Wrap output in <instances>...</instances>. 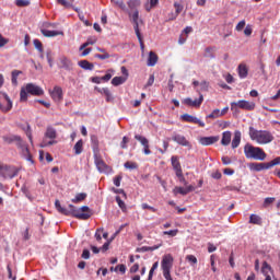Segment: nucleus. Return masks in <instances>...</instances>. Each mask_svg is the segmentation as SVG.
<instances>
[{
    "instance_id": "nucleus-1",
    "label": "nucleus",
    "mask_w": 280,
    "mask_h": 280,
    "mask_svg": "<svg viewBox=\"0 0 280 280\" xmlns=\"http://www.w3.org/2000/svg\"><path fill=\"white\" fill-rule=\"evenodd\" d=\"M249 137L258 145H268L275 141V136L271 131L258 130L254 127H249Z\"/></svg>"
},
{
    "instance_id": "nucleus-2",
    "label": "nucleus",
    "mask_w": 280,
    "mask_h": 280,
    "mask_svg": "<svg viewBox=\"0 0 280 280\" xmlns=\"http://www.w3.org/2000/svg\"><path fill=\"white\" fill-rule=\"evenodd\" d=\"M55 208L59 213L67 217H73L78 220H83V221H86L90 219V213L80 212V210H78L77 207H74L73 205H69V209L61 207L60 201L58 199L55 201Z\"/></svg>"
},
{
    "instance_id": "nucleus-3",
    "label": "nucleus",
    "mask_w": 280,
    "mask_h": 280,
    "mask_svg": "<svg viewBox=\"0 0 280 280\" xmlns=\"http://www.w3.org/2000/svg\"><path fill=\"white\" fill-rule=\"evenodd\" d=\"M245 158L247 160L264 162L267 159V153L260 147H255L250 143H246L244 147Z\"/></svg>"
},
{
    "instance_id": "nucleus-4",
    "label": "nucleus",
    "mask_w": 280,
    "mask_h": 280,
    "mask_svg": "<svg viewBox=\"0 0 280 280\" xmlns=\"http://www.w3.org/2000/svg\"><path fill=\"white\" fill-rule=\"evenodd\" d=\"M27 93L30 95L40 96L44 95V90L40 86L35 85L34 83H27L25 88H22L20 91L21 102H27Z\"/></svg>"
},
{
    "instance_id": "nucleus-5",
    "label": "nucleus",
    "mask_w": 280,
    "mask_h": 280,
    "mask_svg": "<svg viewBox=\"0 0 280 280\" xmlns=\"http://www.w3.org/2000/svg\"><path fill=\"white\" fill-rule=\"evenodd\" d=\"M56 139H57L56 129L52 128V127H47V130L45 132V137H44V139L40 143V148L45 149V148L57 144Z\"/></svg>"
},
{
    "instance_id": "nucleus-6",
    "label": "nucleus",
    "mask_w": 280,
    "mask_h": 280,
    "mask_svg": "<svg viewBox=\"0 0 280 280\" xmlns=\"http://www.w3.org/2000/svg\"><path fill=\"white\" fill-rule=\"evenodd\" d=\"M237 108L246 112H254L256 108V103L246 100H241L238 102L231 103L232 110H236Z\"/></svg>"
},
{
    "instance_id": "nucleus-7",
    "label": "nucleus",
    "mask_w": 280,
    "mask_h": 280,
    "mask_svg": "<svg viewBox=\"0 0 280 280\" xmlns=\"http://www.w3.org/2000/svg\"><path fill=\"white\" fill-rule=\"evenodd\" d=\"M94 164L100 173L108 174L112 172V167L108 166L102 159L101 155L94 154Z\"/></svg>"
},
{
    "instance_id": "nucleus-8",
    "label": "nucleus",
    "mask_w": 280,
    "mask_h": 280,
    "mask_svg": "<svg viewBox=\"0 0 280 280\" xmlns=\"http://www.w3.org/2000/svg\"><path fill=\"white\" fill-rule=\"evenodd\" d=\"M44 26L46 28H40V33L46 38H54L55 36H62V34H63V32H61V31H49V30H47L49 27H56L55 23H45Z\"/></svg>"
},
{
    "instance_id": "nucleus-9",
    "label": "nucleus",
    "mask_w": 280,
    "mask_h": 280,
    "mask_svg": "<svg viewBox=\"0 0 280 280\" xmlns=\"http://www.w3.org/2000/svg\"><path fill=\"white\" fill-rule=\"evenodd\" d=\"M0 175L5 179H12L18 175V171L11 166L0 165Z\"/></svg>"
},
{
    "instance_id": "nucleus-10",
    "label": "nucleus",
    "mask_w": 280,
    "mask_h": 280,
    "mask_svg": "<svg viewBox=\"0 0 280 280\" xmlns=\"http://www.w3.org/2000/svg\"><path fill=\"white\" fill-rule=\"evenodd\" d=\"M180 119L187 124L198 125L200 128L206 127V124L201 119L197 118L196 116L189 115V114L182 115Z\"/></svg>"
},
{
    "instance_id": "nucleus-11",
    "label": "nucleus",
    "mask_w": 280,
    "mask_h": 280,
    "mask_svg": "<svg viewBox=\"0 0 280 280\" xmlns=\"http://www.w3.org/2000/svg\"><path fill=\"white\" fill-rule=\"evenodd\" d=\"M131 16H132L133 28H135L136 35H137V37L139 39L141 48L143 49L144 45H143V42H142V36H141V33H140V30H139V22H138L139 11L135 10V12H133V14Z\"/></svg>"
},
{
    "instance_id": "nucleus-12",
    "label": "nucleus",
    "mask_w": 280,
    "mask_h": 280,
    "mask_svg": "<svg viewBox=\"0 0 280 280\" xmlns=\"http://www.w3.org/2000/svg\"><path fill=\"white\" fill-rule=\"evenodd\" d=\"M174 264V257L171 254H166L162 258L161 268L163 271H171Z\"/></svg>"
},
{
    "instance_id": "nucleus-13",
    "label": "nucleus",
    "mask_w": 280,
    "mask_h": 280,
    "mask_svg": "<svg viewBox=\"0 0 280 280\" xmlns=\"http://www.w3.org/2000/svg\"><path fill=\"white\" fill-rule=\"evenodd\" d=\"M172 140L176 142L178 145L188 148V150L192 149V144L183 135L174 133Z\"/></svg>"
},
{
    "instance_id": "nucleus-14",
    "label": "nucleus",
    "mask_w": 280,
    "mask_h": 280,
    "mask_svg": "<svg viewBox=\"0 0 280 280\" xmlns=\"http://www.w3.org/2000/svg\"><path fill=\"white\" fill-rule=\"evenodd\" d=\"M58 67L65 71H73V62L66 56L59 58Z\"/></svg>"
},
{
    "instance_id": "nucleus-15",
    "label": "nucleus",
    "mask_w": 280,
    "mask_h": 280,
    "mask_svg": "<svg viewBox=\"0 0 280 280\" xmlns=\"http://www.w3.org/2000/svg\"><path fill=\"white\" fill-rule=\"evenodd\" d=\"M202 102H203V95L200 94L199 98H196L195 101H192L190 97L185 98L184 105L192 108H200Z\"/></svg>"
},
{
    "instance_id": "nucleus-16",
    "label": "nucleus",
    "mask_w": 280,
    "mask_h": 280,
    "mask_svg": "<svg viewBox=\"0 0 280 280\" xmlns=\"http://www.w3.org/2000/svg\"><path fill=\"white\" fill-rule=\"evenodd\" d=\"M219 140H220L219 136L201 137L199 140V143L202 147H210V145L218 143Z\"/></svg>"
},
{
    "instance_id": "nucleus-17",
    "label": "nucleus",
    "mask_w": 280,
    "mask_h": 280,
    "mask_svg": "<svg viewBox=\"0 0 280 280\" xmlns=\"http://www.w3.org/2000/svg\"><path fill=\"white\" fill-rule=\"evenodd\" d=\"M49 93L54 102H62L63 92L60 86L56 85L52 90L49 91Z\"/></svg>"
},
{
    "instance_id": "nucleus-18",
    "label": "nucleus",
    "mask_w": 280,
    "mask_h": 280,
    "mask_svg": "<svg viewBox=\"0 0 280 280\" xmlns=\"http://www.w3.org/2000/svg\"><path fill=\"white\" fill-rule=\"evenodd\" d=\"M195 191V186L189 185L186 188L176 186L173 189V194L176 197L177 195L187 196L188 194Z\"/></svg>"
},
{
    "instance_id": "nucleus-19",
    "label": "nucleus",
    "mask_w": 280,
    "mask_h": 280,
    "mask_svg": "<svg viewBox=\"0 0 280 280\" xmlns=\"http://www.w3.org/2000/svg\"><path fill=\"white\" fill-rule=\"evenodd\" d=\"M16 147L19 149H21L22 155L25 158V160L31 162L32 156H31V153H30V150H28L26 143L22 140L20 143H16Z\"/></svg>"
},
{
    "instance_id": "nucleus-20",
    "label": "nucleus",
    "mask_w": 280,
    "mask_h": 280,
    "mask_svg": "<svg viewBox=\"0 0 280 280\" xmlns=\"http://www.w3.org/2000/svg\"><path fill=\"white\" fill-rule=\"evenodd\" d=\"M2 140L7 144H12L13 142H16V144H20L22 141V138L20 136L12 135V136H3Z\"/></svg>"
},
{
    "instance_id": "nucleus-21",
    "label": "nucleus",
    "mask_w": 280,
    "mask_h": 280,
    "mask_svg": "<svg viewBox=\"0 0 280 280\" xmlns=\"http://www.w3.org/2000/svg\"><path fill=\"white\" fill-rule=\"evenodd\" d=\"M249 167L253 172L268 171L267 163H250Z\"/></svg>"
},
{
    "instance_id": "nucleus-22",
    "label": "nucleus",
    "mask_w": 280,
    "mask_h": 280,
    "mask_svg": "<svg viewBox=\"0 0 280 280\" xmlns=\"http://www.w3.org/2000/svg\"><path fill=\"white\" fill-rule=\"evenodd\" d=\"M231 140H232V132L231 131H224L222 133V141H221V144L223 147H229L230 143H231Z\"/></svg>"
},
{
    "instance_id": "nucleus-23",
    "label": "nucleus",
    "mask_w": 280,
    "mask_h": 280,
    "mask_svg": "<svg viewBox=\"0 0 280 280\" xmlns=\"http://www.w3.org/2000/svg\"><path fill=\"white\" fill-rule=\"evenodd\" d=\"M249 224L261 226L262 225V218L258 214L253 213L249 217Z\"/></svg>"
},
{
    "instance_id": "nucleus-24",
    "label": "nucleus",
    "mask_w": 280,
    "mask_h": 280,
    "mask_svg": "<svg viewBox=\"0 0 280 280\" xmlns=\"http://www.w3.org/2000/svg\"><path fill=\"white\" fill-rule=\"evenodd\" d=\"M241 140H242V133H241V131L237 130V131H235L234 139L232 141V149L233 150H235L240 147Z\"/></svg>"
},
{
    "instance_id": "nucleus-25",
    "label": "nucleus",
    "mask_w": 280,
    "mask_h": 280,
    "mask_svg": "<svg viewBox=\"0 0 280 280\" xmlns=\"http://www.w3.org/2000/svg\"><path fill=\"white\" fill-rule=\"evenodd\" d=\"M158 60H159L158 55L153 51H150L149 58H148V67H155Z\"/></svg>"
},
{
    "instance_id": "nucleus-26",
    "label": "nucleus",
    "mask_w": 280,
    "mask_h": 280,
    "mask_svg": "<svg viewBox=\"0 0 280 280\" xmlns=\"http://www.w3.org/2000/svg\"><path fill=\"white\" fill-rule=\"evenodd\" d=\"M79 67H81V69H84L85 71H93L94 69V65L89 62L88 60L79 61Z\"/></svg>"
},
{
    "instance_id": "nucleus-27",
    "label": "nucleus",
    "mask_w": 280,
    "mask_h": 280,
    "mask_svg": "<svg viewBox=\"0 0 280 280\" xmlns=\"http://www.w3.org/2000/svg\"><path fill=\"white\" fill-rule=\"evenodd\" d=\"M91 142H92V148H93V153L98 154L100 152V142H98V138L96 136H92L91 137Z\"/></svg>"
},
{
    "instance_id": "nucleus-28",
    "label": "nucleus",
    "mask_w": 280,
    "mask_h": 280,
    "mask_svg": "<svg viewBox=\"0 0 280 280\" xmlns=\"http://www.w3.org/2000/svg\"><path fill=\"white\" fill-rule=\"evenodd\" d=\"M238 75H240V78H242V79L247 78V75H248V68H247L246 65L241 63V65L238 66Z\"/></svg>"
},
{
    "instance_id": "nucleus-29",
    "label": "nucleus",
    "mask_w": 280,
    "mask_h": 280,
    "mask_svg": "<svg viewBox=\"0 0 280 280\" xmlns=\"http://www.w3.org/2000/svg\"><path fill=\"white\" fill-rule=\"evenodd\" d=\"M4 100L7 101V107L0 108V110H2L3 113H9L12 109V101L9 98L7 93L2 94Z\"/></svg>"
},
{
    "instance_id": "nucleus-30",
    "label": "nucleus",
    "mask_w": 280,
    "mask_h": 280,
    "mask_svg": "<svg viewBox=\"0 0 280 280\" xmlns=\"http://www.w3.org/2000/svg\"><path fill=\"white\" fill-rule=\"evenodd\" d=\"M115 5H117L118 8H120L122 11H126L129 13V15L131 16V12L128 10V8L126 7L125 2L122 0H110Z\"/></svg>"
},
{
    "instance_id": "nucleus-31",
    "label": "nucleus",
    "mask_w": 280,
    "mask_h": 280,
    "mask_svg": "<svg viewBox=\"0 0 280 280\" xmlns=\"http://www.w3.org/2000/svg\"><path fill=\"white\" fill-rule=\"evenodd\" d=\"M74 154L75 155H81V153L83 152V140L80 139L75 144H74Z\"/></svg>"
},
{
    "instance_id": "nucleus-32",
    "label": "nucleus",
    "mask_w": 280,
    "mask_h": 280,
    "mask_svg": "<svg viewBox=\"0 0 280 280\" xmlns=\"http://www.w3.org/2000/svg\"><path fill=\"white\" fill-rule=\"evenodd\" d=\"M96 91H98V93H101L102 95H105L107 102H110L112 93L108 90V88H103V89L96 88Z\"/></svg>"
},
{
    "instance_id": "nucleus-33",
    "label": "nucleus",
    "mask_w": 280,
    "mask_h": 280,
    "mask_svg": "<svg viewBox=\"0 0 280 280\" xmlns=\"http://www.w3.org/2000/svg\"><path fill=\"white\" fill-rule=\"evenodd\" d=\"M126 81H127V78L115 77V78L112 80V85H113V86H120V84H125Z\"/></svg>"
},
{
    "instance_id": "nucleus-34",
    "label": "nucleus",
    "mask_w": 280,
    "mask_h": 280,
    "mask_svg": "<svg viewBox=\"0 0 280 280\" xmlns=\"http://www.w3.org/2000/svg\"><path fill=\"white\" fill-rule=\"evenodd\" d=\"M128 4V9H130L131 11H136L138 7H140L141 1L140 0H129L127 2Z\"/></svg>"
},
{
    "instance_id": "nucleus-35",
    "label": "nucleus",
    "mask_w": 280,
    "mask_h": 280,
    "mask_svg": "<svg viewBox=\"0 0 280 280\" xmlns=\"http://www.w3.org/2000/svg\"><path fill=\"white\" fill-rule=\"evenodd\" d=\"M171 162L174 171L182 168V165L177 155H173L171 159Z\"/></svg>"
},
{
    "instance_id": "nucleus-36",
    "label": "nucleus",
    "mask_w": 280,
    "mask_h": 280,
    "mask_svg": "<svg viewBox=\"0 0 280 280\" xmlns=\"http://www.w3.org/2000/svg\"><path fill=\"white\" fill-rule=\"evenodd\" d=\"M86 199V194L85 192H80V194H77V196L72 199V202L73 203H79V202H82Z\"/></svg>"
},
{
    "instance_id": "nucleus-37",
    "label": "nucleus",
    "mask_w": 280,
    "mask_h": 280,
    "mask_svg": "<svg viewBox=\"0 0 280 280\" xmlns=\"http://www.w3.org/2000/svg\"><path fill=\"white\" fill-rule=\"evenodd\" d=\"M124 167L126 170H129V171H136L138 170V164L136 162H131V161H127L125 164H124Z\"/></svg>"
},
{
    "instance_id": "nucleus-38",
    "label": "nucleus",
    "mask_w": 280,
    "mask_h": 280,
    "mask_svg": "<svg viewBox=\"0 0 280 280\" xmlns=\"http://www.w3.org/2000/svg\"><path fill=\"white\" fill-rule=\"evenodd\" d=\"M21 73H22V71H20V70H13L12 71L11 82H12L13 86H16V84H18V77L21 75Z\"/></svg>"
},
{
    "instance_id": "nucleus-39",
    "label": "nucleus",
    "mask_w": 280,
    "mask_h": 280,
    "mask_svg": "<svg viewBox=\"0 0 280 280\" xmlns=\"http://www.w3.org/2000/svg\"><path fill=\"white\" fill-rule=\"evenodd\" d=\"M271 271H272V267L267 261H264V265H262V268H261V272L265 276H269V272H271Z\"/></svg>"
},
{
    "instance_id": "nucleus-40",
    "label": "nucleus",
    "mask_w": 280,
    "mask_h": 280,
    "mask_svg": "<svg viewBox=\"0 0 280 280\" xmlns=\"http://www.w3.org/2000/svg\"><path fill=\"white\" fill-rule=\"evenodd\" d=\"M135 139L141 143L142 147L147 145L149 143V140L144 137V136H141V135H136L135 136Z\"/></svg>"
},
{
    "instance_id": "nucleus-41",
    "label": "nucleus",
    "mask_w": 280,
    "mask_h": 280,
    "mask_svg": "<svg viewBox=\"0 0 280 280\" xmlns=\"http://www.w3.org/2000/svg\"><path fill=\"white\" fill-rule=\"evenodd\" d=\"M278 165H280V156H278V158H276L272 161L267 163L268 170H270V168H272L275 166H278Z\"/></svg>"
},
{
    "instance_id": "nucleus-42",
    "label": "nucleus",
    "mask_w": 280,
    "mask_h": 280,
    "mask_svg": "<svg viewBox=\"0 0 280 280\" xmlns=\"http://www.w3.org/2000/svg\"><path fill=\"white\" fill-rule=\"evenodd\" d=\"M116 202L118 203V206H119V208L121 209V211H122L124 213H126V212H127V206H126V203L120 199L119 196H116Z\"/></svg>"
},
{
    "instance_id": "nucleus-43",
    "label": "nucleus",
    "mask_w": 280,
    "mask_h": 280,
    "mask_svg": "<svg viewBox=\"0 0 280 280\" xmlns=\"http://www.w3.org/2000/svg\"><path fill=\"white\" fill-rule=\"evenodd\" d=\"M159 4V0H150L149 3L145 4V10L150 12L153 8Z\"/></svg>"
},
{
    "instance_id": "nucleus-44",
    "label": "nucleus",
    "mask_w": 280,
    "mask_h": 280,
    "mask_svg": "<svg viewBox=\"0 0 280 280\" xmlns=\"http://www.w3.org/2000/svg\"><path fill=\"white\" fill-rule=\"evenodd\" d=\"M221 117V110L214 109L210 115L207 116V119H217Z\"/></svg>"
},
{
    "instance_id": "nucleus-45",
    "label": "nucleus",
    "mask_w": 280,
    "mask_h": 280,
    "mask_svg": "<svg viewBox=\"0 0 280 280\" xmlns=\"http://www.w3.org/2000/svg\"><path fill=\"white\" fill-rule=\"evenodd\" d=\"M186 260L190 262L191 266H196L198 264L197 257L195 255H187Z\"/></svg>"
},
{
    "instance_id": "nucleus-46",
    "label": "nucleus",
    "mask_w": 280,
    "mask_h": 280,
    "mask_svg": "<svg viewBox=\"0 0 280 280\" xmlns=\"http://www.w3.org/2000/svg\"><path fill=\"white\" fill-rule=\"evenodd\" d=\"M141 208H142V210H149V211H151V212H153V213H156V211H158L156 208H154V207L148 205L147 202H143V203L141 205Z\"/></svg>"
},
{
    "instance_id": "nucleus-47",
    "label": "nucleus",
    "mask_w": 280,
    "mask_h": 280,
    "mask_svg": "<svg viewBox=\"0 0 280 280\" xmlns=\"http://www.w3.org/2000/svg\"><path fill=\"white\" fill-rule=\"evenodd\" d=\"M213 51H214L213 47L206 48V54H205L206 58H215Z\"/></svg>"
},
{
    "instance_id": "nucleus-48",
    "label": "nucleus",
    "mask_w": 280,
    "mask_h": 280,
    "mask_svg": "<svg viewBox=\"0 0 280 280\" xmlns=\"http://www.w3.org/2000/svg\"><path fill=\"white\" fill-rule=\"evenodd\" d=\"M33 45L40 54H43V44L39 39H34Z\"/></svg>"
},
{
    "instance_id": "nucleus-49",
    "label": "nucleus",
    "mask_w": 280,
    "mask_h": 280,
    "mask_svg": "<svg viewBox=\"0 0 280 280\" xmlns=\"http://www.w3.org/2000/svg\"><path fill=\"white\" fill-rule=\"evenodd\" d=\"M177 234H178V229L163 232L164 236H171V237H175Z\"/></svg>"
},
{
    "instance_id": "nucleus-50",
    "label": "nucleus",
    "mask_w": 280,
    "mask_h": 280,
    "mask_svg": "<svg viewBox=\"0 0 280 280\" xmlns=\"http://www.w3.org/2000/svg\"><path fill=\"white\" fill-rule=\"evenodd\" d=\"M276 201L275 197H267L264 201V207L268 208L269 206H271L273 202Z\"/></svg>"
},
{
    "instance_id": "nucleus-51",
    "label": "nucleus",
    "mask_w": 280,
    "mask_h": 280,
    "mask_svg": "<svg viewBox=\"0 0 280 280\" xmlns=\"http://www.w3.org/2000/svg\"><path fill=\"white\" fill-rule=\"evenodd\" d=\"M15 4L20 8L22 7H27L31 4V1L30 0H16L15 1Z\"/></svg>"
},
{
    "instance_id": "nucleus-52",
    "label": "nucleus",
    "mask_w": 280,
    "mask_h": 280,
    "mask_svg": "<svg viewBox=\"0 0 280 280\" xmlns=\"http://www.w3.org/2000/svg\"><path fill=\"white\" fill-rule=\"evenodd\" d=\"M103 232H104V229H103V228H100V229L96 230V232H95V238H96L97 242H101V241H102V234H103Z\"/></svg>"
},
{
    "instance_id": "nucleus-53",
    "label": "nucleus",
    "mask_w": 280,
    "mask_h": 280,
    "mask_svg": "<svg viewBox=\"0 0 280 280\" xmlns=\"http://www.w3.org/2000/svg\"><path fill=\"white\" fill-rule=\"evenodd\" d=\"M129 143V138L128 137H124L122 138V141L120 142V148L122 149V150H127V148H128V144Z\"/></svg>"
},
{
    "instance_id": "nucleus-54",
    "label": "nucleus",
    "mask_w": 280,
    "mask_h": 280,
    "mask_svg": "<svg viewBox=\"0 0 280 280\" xmlns=\"http://www.w3.org/2000/svg\"><path fill=\"white\" fill-rule=\"evenodd\" d=\"M114 270H115L116 272L119 271V272H121L122 275H125L127 268H126V265L120 264V265H117Z\"/></svg>"
},
{
    "instance_id": "nucleus-55",
    "label": "nucleus",
    "mask_w": 280,
    "mask_h": 280,
    "mask_svg": "<svg viewBox=\"0 0 280 280\" xmlns=\"http://www.w3.org/2000/svg\"><path fill=\"white\" fill-rule=\"evenodd\" d=\"M121 180H122V175H121V174L115 176V177H114V185H115L116 187H120Z\"/></svg>"
},
{
    "instance_id": "nucleus-56",
    "label": "nucleus",
    "mask_w": 280,
    "mask_h": 280,
    "mask_svg": "<svg viewBox=\"0 0 280 280\" xmlns=\"http://www.w3.org/2000/svg\"><path fill=\"white\" fill-rule=\"evenodd\" d=\"M95 58H97L98 60H107L108 58H110V55L108 52H104L103 55L96 54Z\"/></svg>"
},
{
    "instance_id": "nucleus-57",
    "label": "nucleus",
    "mask_w": 280,
    "mask_h": 280,
    "mask_svg": "<svg viewBox=\"0 0 280 280\" xmlns=\"http://www.w3.org/2000/svg\"><path fill=\"white\" fill-rule=\"evenodd\" d=\"M77 210L80 211V213L82 214H90V218H91V212L88 206H83L80 209L77 208Z\"/></svg>"
},
{
    "instance_id": "nucleus-58",
    "label": "nucleus",
    "mask_w": 280,
    "mask_h": 280,
    "mask_svg": "<svg viewBox=\"0 0 280 280\" xmlns=\"http://www.w3.org/2000/svg\"><path fill=\"white\" fill-rule=\"evenodd\" d=\"M175 12L179 15V13L184 10V5L179 2L174 3Z\"/></svg>"
},
{
    "instance_id": "nucleus-59",
    "label": "nucleus",
    "mask_w": 280,
    "mask_h": 280,
    "mask_svg": "<svg viewBox=\"0 0 280 280\" xmlns=\"http://www.w3.org/2000/svg\"><path fill=\"white\" fill-rule=\"evenodd\" d=\"M245 25H246V21H245V20L241 21V22L236 25V27H235L236 32H242V30L245 27Z\"/></svg>"
},
{
    "instance_id": "nucleus-60",
    "label": "nucleus",
    "mask_w": 280,
    "mask_h": 280,
    "mask_svg": "<svg viewBox=\"0 0 280 280\" xmlns=\"http://www.w3.org/2000/svg\"><path fill=\"white\" fill-rule=\"evenodd\" d=\"M25 133H26V137L28 138V140H30V142L32 144L33 143V139H32V129H31L30 125H27Z\"/></svg>"
},
{
    "instance_id": "nucleus-61",
    "label": "nucleus",
    "mask_w": 280,
    "mask_h": 280,
    "mask_svg": "<svg viewBox=\"0 0 280 280\" xmlns=\"http://www.w3.org/2000/svg\"><path fill=\"white\" fill-rule=\"evenodd\" d=\"M7 269H8V279L9 280H16V277L13 276V273H12V269H11L10 265H8Z\"/></svg>"
},
{
    "instance_id": "nucleus-62",
    "label": "nucleus",
    "mask_w": 280,
    "mask_h": 280,
    "mask_svg": "<svg viewBox=\"0 0 280 280\" xmlns=\"http://www.w3.org/2000/svg\"><path fill=\"white\" fill-rule=\"evenodd\" d=\"M244 34H245V36H252V34H253V27H252V25H247L246 26V28H245V31H244Z\"/></svg>"
},
{
    "instance_id": "nucleus-63",
    "label": "nucleus",
    "mask_w": 280,
    "mask_h": 280,
    "mask_svg": "<svg viewBox=\"0 0 280 280\" xmlns=\"http://www.w3.org/2000/svg\"><path fill=\"white\" fill-rule=\"evenodd\" d=\"M163 277L165 278V280H173V278L171 276V270H164Z\"/></svg>"
},
{
    "instance_id": "nucleus-64",
    "label": "nucleus",
    "mask_w": 280,
    "mask_h": 280,
    "mask_svg": "<svg viewBox=\"0 0 280 280\" xmlns=\"http://www.w3.org/2000/svg\"><path fill=\"white\" fill-rule=\"evenodd\" d=\"M57 2L61 5H63L65 8H70L72 4L70 2H68L67 0H57Z\"/></svg>"
}]
</instances>
